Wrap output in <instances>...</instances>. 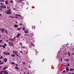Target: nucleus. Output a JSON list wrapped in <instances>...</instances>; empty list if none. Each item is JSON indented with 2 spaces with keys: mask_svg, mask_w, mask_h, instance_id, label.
I'll use <instances>...</instances> for the list:
<instances>
[{
  "mask_svg": "<svg viewBox=\"0 0 74 74\" xmlns=\"http://www.w3.org/2000/svg\"><path fill=\"white\" fill-rule=\"evenodd\" d=\"M6 14H8L10 15L11 14V12L10 10H7L5 12Z\"/></svg>",
  "mask_w": 74,
  "mask_h": 74,
  "instance_id": "obj_1",
  "label": "nucleus"
},
{
  "mask_svg": "<svg viewBox=\"0 0 74 74\" xmlns=\"http://www.w3.org/2000/svg\"><path fill=\"white\" fill-rule=\"evenodd\" d=\"M3 54L4 55H6V56H7V55H10V53H9L8 52H4L3 53Z\"/></svg>",
  "mask_w": 74,
  "mask_h": 74,
  "instance_id": "obj_2",
  "label": "nucleus"
},
{
  "mask_svg": "<svg viewBox=\"0 0 74 74\" xmlns=\"http://www.w3.org/2000/svg\"><path fill=\"white\" fill-rule=\"evenodd\" d=\"M13 53H14L17 56H18V57H20V56H19V54H18V52L17 51H13Z\"/></svg>",
  "mask_w": 74,
  "mask_h": 74,
  "instance_id": "obj_3",
  "label": "nucleus"
},
{
  "mask_svg": "<svg viewBox=\"0 0 74 74\" xmlns=\"http://www.w3.org/2000/svg\"><path fill=\"white\" fill-rule=\"evenodd\" d=\"M9 46H12L13 47H14V45H13V44L12 43V42H9Z\"/></svg>",
  "mask_w": 74,
  "mask_h": 74,
  "instance_id": "obj_4",
  "label": "nucleus"
},
{
  "mask_svg": "<svg viewBox=\"0 0 74 74\" xmlns=\"http://www.w3.org/2000/svg\"><path fill=\"white\" fill-rule=\"evenodd\" d=\"M3 73L5 74H8V72H7L6 70L3 71Z\"/></svg>",
  "mask_w": 74,
  "mask_h": 74,
  "instance_id": "obj_5",
  "label": "nucleus"
},
{
  "mask_svg": "<svg viewBox=\"0 0 74 74\" xmlns=\"http://www.w3.org/2000/svg\"><path fill=\"white\" fill-rule=\"evenodd\" d=\"M0 30L2 33H4V30L5 29H4V28L1 29Z\"/></svg>",
  "mask_w": 74,
  "mask_h": 74,
  "instance_id": "obj_6",
  "label": "nucleus"
},
{
  "mask_svg": "<svg viewBox=\"0 0 74 74\" xmlns=\"http://www.w3.org/2000/svg\"><path fill=\"white\" fill-rule=\"evenodd\" d=\"M0 7L1 8H6V7L4 5H1L0 6Z\"/></svg>",
  "mask_w": 74,
  "mask_h": 74,
  "instance_id": "obj_7",
  "label": "nucleus"
},
{
  "mask_svg": "<svg viewBox=\"0 0 74 74\" xmlns=\"http://www.w3.org/2000/svg\"><path fill=\"white\" fill-rule=\"evenodd\" d=\"M9 40H10V41H12V42L13 41H14V40L12 39V38H9Z\"/></svg>",
  "mask_w": 74,
  "mask_h": 74,
  "instance_id": "obj_8",
  "label": "nucleus"
},
{
  "mask_svg": "<svg viewBox=\"0 0 74 74\" xmlns=\"http://www.w3.org/2000/svg\"><path fill=\"white\" fill-rule=\"evenodd\" d=\"M20 35H21L20 34H18L16 36L17 38H18V37H19V36H20Z\"/></svg>",
  "mask_w": 74,
  "mask_h": 74,
  "instance_id": "obj_9",
  "label": "nucleus"
},
{
  "mask_svg": "<svg viewBox=\"0 0 74 74\" xmlns=\"http://www.w3.org/2000/svg\"><path fill=\"white\" fill-rule=\"evenodd\" d=\"M4 60L5 61V62H6L7 61V60L6 58H4Z\"/></svg>",
  "mask_w": 74,
  "mask_h": 74,
  "instance_id": "obj_10",
  "label": "nucleus"
},
{
  "mask_svg": "<svg viewBox=\"0 0 74 74\" xmlns=\"http://www.w3.org/2000/svg\"><path fill=\"white\" fill-rule=\"evenodd\" d=\"M7 68H8V67H6L5 68H3V69H2V70H5V69H7Z\"/></svg>",
  "mask_w": 74,
  "mask_h": 74,
  "instance_id": "obj_11",
  "label": "nucleus"
},
{
  "mask_svg": "<svg viewBox=\"0 0 74 74\" xmlns=\"http://www.w3.org/2000/svg\"><path fill=\"white\" fill-rule=\"evenodd\" d=\"M5 3L6 4H8V1H6L5 2Z\"/></svg>",
  "mask_w": 74,
  "mask_h": 74,
  "instance_id": "obj_12",
  "label": "nucleus"
},
{
  "mask_svg": "<svg viewBox=\"0 0 74 74\" xmlns=\"http://www.w3.org/2000/svg\"><path fill=\"white\" fill-rule=\"evenodd\" d=\"M66 70L67 71H69V68L68 67H66Z\"/></svg>",
  "mask_w": 74,
  "mask_h": 74,
  "instance_id": "obj_13",
  "label": "nucleus"
},
{
  "mask_svg": "<svg viewBox=\"0 0 74 74\" xmlns=\"http://www.w3.org/2000/svg\"><path fill=\"white\" fill-rule=\"evenodd\" d=\"M15 68L16 69H17V70H19V68L18 67V66H16L15 67Z\"/></svg>",
  "mask_w": 74,
  "mask_h": 74,
  "instance_id": "obj_14",
  "label": "nucleus"
},
{
  "mask_svg": "<svg viewBox=\"0 0 74 74\" xmlns=\"http://www.w3.org/2000/svg\"><path fill=\"white\" fill-rule=\"evenodd\" d=\"M14 26L15 27H18V25H14Z\"/></svg>",
  "mask_w": 74,
  "mask_h": 74,
  "instance_id": "obj_15",
  "label": "nucleus"
},
{
  "mask_svg": "<svg viewBox=\"0 0 74 74\" xmlns=\"http://www.w3.org/2000/svg\"><path fill=\"white\" fill-rule=\"evenodd\" d=\"M1 45V47H3L4 48H5V46H4V45Z\"/></svg>",
  "mask_w": 74,
  "mask_h": 74,
  "instance_id": "obj_16",
  "label": "nucleus"
},
{
  "mask_svg": "<svg viewBox=\"0 0 74 74\" xmlns=\"http://www.w3.org/2000/svg\"><path fill=\"white\" fill-rule=\"evenodd\" d=\"M5 31V33L6 34H8V32H7V31L5 30V29H4Z\"/></svg>",
  "mask_w": 74,
  "mask_h": 74,
  "instance_id": "obj_17",
  "label": "nucleus"
},
{
  "mask_svg": "<svg viewBox=\"0 0 74 74\" xmlns=\"http://www.w3.org/2000/svg\"><path fill=\"white\" fill-rule=\"evenodd\" d=\"M69 70H70V71H73L74 70V69H73L71 68Z\"/></svg>",
  "mask_w": 74,
  "mask_h": 74,
  "instance_id": "obj_18",
  "label": "nucleus"
},
{
  "mask_svg": "<svg viewBox=\"0 0 74 74\" xmlns=\"http://www.w3.org/2000/svg\"><path fill=\"white\" fill-rule=\"evenodd\" d=\"M11 56L14 57V56H15V55L12 54H11Z\"/></svg>",
  "mask_w": 74,
  "mask_h": 74,
  "instance_id": "obj_19",
  "label": "nucleus"
},
{
  "mask_svg": "<svg viewBox=\"0 0 74 74\" xmlns=\"http://www.w3.org/2000/svg\"><path fill=\"white\" fill-rule=\"evenodd\" d=\"M7 8L8 9V10H10V8L8 6L7 7Z\"/></svg>",
  "mask_w": 74,
  "mask_h": 74,
  "instance_id": "obj_20",
  "label": "nucleus"
},
{
  "mask_svg": "<svg viewBox=\"0 0 74 74\" xmlns=\"http://www.w3.org/2000/svg\"><path fill=\"white\" fill-rule=\"evenodd\" d=\"M21 48H23V49H25V47H23V46H22Z\"/></svg>",
  "mask_w": 74,
  "mask_h": 74,
  "instance_id": "obj_21",
  "label": "nucleus"
},
{
  "mask_svg": "<svg viewBox=\"0 0 74 74\" xmlns=\"http://www.w3.org/2000/svg\"><path fill=\"white\" fill-rule=\"evenodd\" d=\"M3 74V71H0V74Z\"/></svg>",
  "mask_w": 74,
  "mask_h": 74,
  "instance_id": "obj_22",
  "label": "nucleus"
},
{
  "mask_svg": "<svg viewBox=\"0 0 74 74\" xmlns=\"http://www.w3.org/2000/svg\"><path fill=\"white\" fill-rule=\"evenodd\" d=\"M32 28L33 29H35V26H33L32 27Z\"/></svg>",
  "mask_w": 74,
  "mask_h": 74,
  "instance_id": "obj_23",
  "label": "nucleus"
},
{
  "mask_svg": "<svg viewBox=\"0 0 74 74\" xmlns=\"http://www.w3.org/2000/svg\"><path fill=\"white\" fill-rule=\"evenodd\" d=\"M5 0H1V2H4Z\"/></svg>",
  "mask_w": 74,
  "mask_h": 74,
  "instance_id": "obj_24",
  "label": "nucleus"
},
{
  "mask_svg": "<svg viewBox=\"0 0 74 74\" xmlns=\"http://www.w3.org/2000/svg\"><path fill=\"white\" fill-rule=\"evenodd\" d=\"M25 33H28V31H25Z\"/></svg>",
  "mask_w": 74,
  "mask_h": 74,
  "instance_id": "obj_25",
  "label": "nucleus"
},
{
  "mask_svg": "<svg viewBox=\"0 0 74 74\" xmlns=\"http://www.w3.org/2000/svg\"><path fill=\"white\" fill-rule=\"evenodd\" d=\"M65 60H66V61H69V60L67 59H65Z\"/></svg>",
  "mask_w": 74,
  "mask_h": 74,
  "instance_id": "obj_26",
  "label": "nucleus"
},
{
  "mask_svg": "<svg viewBox=\"0 0 74 74\" xmlns=\"http://www.w3.org/2000/svg\"><path fill=\"white\" fill-rule=\"evenodd\" d=\"M8 17H10V18H13V17H13V16H9Z\"/></svg>",
  "mask_w": 74,
  "mask_h": 74,
  "instance_id": "obj_27",
  "label": "nucleus"
},
{
  "mask_svg": "<svg viewBox=\"0 0 74 74\" xmlns=\"http://www.w3.org/2000/svg\"><path fill=\"white\" fill-rule=\"evenodd\" d=\"M11 63H12V64H15V63L14 62H12Z\"/></svg>",
  "mask_w": 74,
  "mask_h": 74,
  "instance_id": "obj_28",
  "label": "nucleus"
},
{
  "mask_svg": "<svg viewBox=\"0 0 74 74\" xmlns=\"http://www.w3.org/2000/svg\"><path fill=\"white\" fill-rule=\"evenodd\" d=\"M21 29V28H18L17 30H20Z\"/></svg>",
  "mask_w": 74,
  "mask_h": 74,
  "instance_id": "obj_29",
  "label": "nucleus"
},
{
  "mask_svg": "<svg viewBox=\"0 0 74 74\" xmlns=\"http://www.w3.org/2000/svg\"><path fill=\"white\" fill-rule=\"evenodd\" d=\"M31 45H32V46H33V47H34V45H33V44L31 43Z\"/></svg>",
  "mask_w": 74,
  "mask_h": 74,
  "instance_id": "obj_30",
  "label": "nucleus"
},
{
  "mask_svg": "<svg viewBox=\"0 0 74 74\" xmlns=\"http://www.w3.org/2000/svg\"><path fill=\"white\" fill-rule=\"evenodd\" d=\"M18 2H21L22 1V0H20L19 1H18Z\"/></svg>",
  "mask_w": 74,
  "mask_h": 74,
  "instance_id": "obj_31",
  "label": "nucleus"
},
{
  "mask_svg": "<svg viewBox=\"0 0 74 74\" xmlns=\"http://www.w3.org/2000/svg\"><path fill=\"white\" fill-rule=\"evenodd\" d=\"M0 4L1 5H4V4H3V3H1Z\"/></svg>",
  "mask_w": 74,
  "mask_h": 74,
  "instance_id": "obj_32",
  "label": "nucleus"
},
{
  "mask_svg": "<svg viewBox=\"0 0 74 74\" xmlns=\"http://www.w3.org/2000/svg\"><path fill=\"white\" fill-rule=\"evenodd\" d=\"M18 14H15V16H18Z\"/></svg>",
  "mask_w": 74,
  "mask_h": 74,
  "instance_id": "obj_33",
  "label": "nucleus"
},
{
  "mask_svg": "<svg viewBox=\"0 0 74 74\" xmlns=\"http://www.w3.org/2000/svg\"><path fill=\"white\" fill-rule=\"evenodd\" d=\"M2 42H3V40H0V43Z\"/></svg>",
  "mask_w": 74,
  "mask_h": 74,
  "instance_id": "obj_34",
  "label": "nucleus"
},
{
  "mask_svg": "<svg viewBox=\"0 0 74 74\" xmlns=\"http://www.w3.org/2000/svg\"><path fill=\"white\" fill-rule=\"evenodd\" d=\"M22 63H23V64H25V62H22Z\"/></svg>",
  "mask_w": 74,
  "mask_h": 74,
  "instance_id": "obj_35",
  "label": "nucleus"
},
{
  "mask_svg": "<svg viewBox=\"0 0 74 74\" xmlns=\"http://www.w3.org/2000/svg\"><path fill=\"white\" fill-rule=\"evenodd\" d=\"M20 53H23V52L22 51H20Z\"/></svg>",
  "mask_w": 74,
  "mask_h": 74,
  "instance_id": "obj_36",
  "label": "nucleus"
},
{
  "mask_svg": "<svg viewBox=\"0 0 74 74\" xmlns=\"http://www.w3.org/2000/svg\"><path fill=\"white\" fill-rule=\"evenodd\" d=\"M18 16H19V17H20V16H21V15H20L19 14H18Z\"/></svg>",
  "mask_w": 74,
  "mask_h": 74,
  "instance_id": "obj_37",
  "label": "nucleus"
},
{
  "mask_svg": "<svg viewBox=\"0 0 74 74\" xmlns=\"http://www.w3.org/2000/svg\"><path fill=\"white\" fill-rule=\"evenodd\" d=\"M10 3H13V1H10Z\"/></svg>",
  "mask_w": 74,
  "mask_h": 74,
  "instance_id": "obj_38",
  "label": "nucleus"
},
{
  "mask_svg": "<svg viewBox=\"0 0 74 74\" xmlns=\"http://www.w3.org/2000/svg\"><path fill=\"white\" fill-rule=\"evenodd\" d=\"M0 58L1 59L3 58V56H1V57Z\"/></svg>",
  "mask_w": 74,
  "mask_h": 74,
  "instance_id": "obj_39",
  "label": "nucleus"
},
{
  "mask_svg": "<svg viewBox=\"0 0 74 74\" xmlns=\"http://www.w3.org/2000/svg\"><path fill=\"white\" fill-rule=\"evenodd\" d=\"M68 55L69 56H70V53L68 52Z\"/></svg>",
  "mask_w": 74,
  "mask_h": 74,
  "instance_id": "obj_40",
  "label": "nucleus"
},
{
  "mask_svg": "<svg viewBox=\"0 0 74 74\" xmlns=\"http://www.w3.org/2000/svg\"><path fill=\"white\" fill-rule=\"evenodd\" d=\"M25 28H23V30L25 31Z\"/></svg>",
  "mask_w": 74,
  "mask_h": 74,
  "instance_id": "obj_41",
  "label": "nucleus"
},
{
  "mask_svg": "<svg viewBox=\"0 0 74 74\" xmlns=\"http://www.w3.org/2000/svg\"><path fill=\"white\" fill-rule=\"evenodd\" d=\"M4 45H5V46H7V45H6V44H4Z\"/></svg>",
  "mask_w": 74,
  "mask_h": 74,
  "instance_id": "obj_42",
  "label": "nucleus"
},
{
  "mask_svg": "<svg viewBox=\"0 0 74 74\" xmlns=\"http://www.w3.org/2000/svg\"><path fill=\"white\" fill-rule=\"evenodd\" d=\"M70 65V64H68L67 65V66H70L69 65Z\"/></svg>",
  "mask_w": 74,
  "mask_h": 74,
  "instance_id": "obj_43",
  "label": "nucleus"
},
{
  "mask_svg": "<svg viewBox=\"0 0 74 74\" xmlns=\"http://www.w3.org/2000/svg\"><path fill=\"white\" fill-rule=\"evenodd\" d=\"M0 10L1 11H3V10H1V8H0Z\"/></svg>",
  "mask_w": 74,
  "mask_h": 74,
  "instance_id": "obj_44",
  "label": "nucleus"
},
{
  "mask_svg": "<svg viewBox=\"0 0 74 74\" xmlns=\"http://www.w3.org/2000/svg\"><path fill=\"white\" fill-rule=\"evenodd\" d=\"M3 62H1L0 63V64H3Z\"/></svg>",
  "mask_w": 74,
  "mask_h": 74,
  "instance_id": "obj_45",
  "label": "nucleus"
},
{
  "mask_svg": "<svg viewBox=\"0 0 74 74\" xmlns=\"http://www.w3.org/2000/svg\"><path fill=\"white\" fill-rule=\"evenodd\" d=\"M61 62H62V61H63V60H62V58H61Z\"/></svg>",
  "mask_w": 74,
  "mask_h": 74,
  "instance_id": "obj_46",
  "label": "nucleus"
},
{
  "mask_svg": "<svg viewBox=\"0 0 74 74\" xmlns=\"http://www.w3.org/2000/svg\"><path fill=\"white\" fill-rule=\"evenodd\" d=\"M65 71H63V73H64L65 72Z\"/></svg>",
  "mask_w": 74,
  "mask_h": 74,
  "instance_id": "obj_47",
  "label": "nucleus"
},
{
  "mask_svg": "<svg viewBox=\"0 0 74 74\" xmlns=\"http://www.w3.org/2000/svg\"><path fill=\"white\" fill-rule=\"evenodd\" d=\"M14 38H15V37L13 39V40H15V39H14Z\"/></svg>",
  "mask_w": 74,
  "mask_h": 74,
  "instance_id": "obj_48",
  "label": "nucleus"
},
{
  "mask_svg": "<svg viewBox=\"0 0 74 74\" xmlns=\"http://www.w3.org/2000/svg\"><path fill=\"white\" fill-rule=\"evenodd\" d=\"M14 18H17V17H16H16L14 16Z\"/></svg>",
  "mask_w": 74,
  "mask_h": 74,
  "instance_id": "obj_49",
  "label": "nucleus"
},
{
  "mask_svg": "<svg viewBox=\"0 0 74 74\" xmlns=\"http://www.w3.org/2000/svg\"><path fill=\"white\" fill-rule=\"evenodd\" d=\"M16 66H18V64H16Z\"/></svg>",
  "mask_w": 74,
  "mask_h": 74,
  "instance_id": "obj_50",
  "label": "nucleus"
},
{
  "mask_svg": "<svg viewBox=\"0 0 74 74\" xmlns=\"http://www.w3.org/2000/svg\"><path fill=\"white\" fill-rule=\"evenodd\" d=\"M13 10H15V8H14Z\"/></svg>",
  "mask_w": 74,
  "mask_h": 74,
  "instance_id": "obj_51",
  "label": "nucleus"
},
{
  "mask_svg": "<svg viewBox=\"0 0 74 74\" xmlns=\"http://www.w3.org/2000/svg\"><path fill=\"white\" fill-rule=\"evenodd\" d=\"M25 36H27V34H25Z\"/></svg>",
  "mask_w": 74,
  "mask_h": 74,
  "instance_id": "obj_52",
  "label": "nucleus"
},
{
  "mask_svg": "<svg viewBox=\"0 0 74 74\" xmlns=\"http://www.w3.org/2000/svg\"><path fill=\"white\" fill-rule=\"evenodd\" d=\"M1 16V14H0V16Z\"/></svg>",
  "mask_w": 74,
  "mask_h": 74,
  "instance_id": "obj_53",
  "label": "nucleus"
},
{
  "mask_svg": "<svg viewBox=\"0 0 74 74\" xmlns=\"http://www.w3.org/2000/svg\"><path fill=\"white\" fill-rule=\"evenodd\" d=\"M33 50H35V49H34H34H33Z\"/></svg>",
  "mask_w": 74,
  "mask_h": 74,
  "instance_id": "obj_54",
  "label": "nucleus"
},
{
  "mask_svg": "<svg viewBox=\"0 0 74 74\" xmlns=\"http://www.w3.org/2000/svg\"><path fill=\"white\" fill-rule=\"evenodd\" d=\"M72 55H74V53H73L72 54Z\"/></svg>",
  "mask_w": 74,
  "mask_h": 74,
  "instance_id": "obj_55",
  "label": "nucleus"
},
{
  "mask_svg": "<svg viewBox=\"0 0 74 74\" xmlns=\"http://www.w3.org/2000/svg\"><path fill=\"white\" fill-rule=\"evenodd\" d=\"M6 41H7V42H8V40H7Z\"/></svg>",
  "mask_w": 74,
  "mask_h": 74,
  "instance_id": "obj_56",
  "label": "nucleus"
},
{
  "mask_svg": "<svg viewBox=\"0 0 74 74\" xmlns=\"http://www.w3.org/2000/svg\"><path fill=\"white\" fill-rule=\"evenodd\" d=\"M29 68H30V66H29Z\"/></svg>",
  "mask_w": 74,
  "mask_h": 74,
  "instance_id": "obj_57",
  "label": "nucleus"
},
{
  "mask_svg": "<svg viewBox=\"0 0 74 74\" xmlns=\"http://www.w3.org/2000/svg\"><path fill=\"white\" fill-rule=\"evenodd\" d=\"M2 46H1V45H0V47H1Z\"/></svg>",
  "mask_w": 74,
  "mask_h": 74,
  "instance_id": "obj_58",
  "label": "nucleus"
},
{
  "mask_svg": "<svg viewBox=\"0 0 74 74\" xmlns=\"http://www.w3.org/2000/svg\"><path fill=\"white\" fill-rule=\"evenodd\" d=\"M27 8H28V7H27V8H26V9L27 10Z\"/></svg>",
  "mask_w": 74,
  "mask_h": 74,
  "instance_id": "obj_59",
  "label": "nucleus"
},
{
  "mask_svg": "<svg viewBox=\"0 0 74 74\" xmlns=\"http://www.w3.org/2000/svg\"><path fill=\"white\" fill-rule=\"evenodd\" d=\"M1 62V60H0V62Z\"/></svg>",
  "mask_w": 74,
  "mask_h": 74,
  "instance_id": "obj_60",
  "label": "nucleus"
},
{
  "mask_svg": "<svg viewBox=\"0 0 74 74\" xmlns=\"http://www.w3.org/2000/svg\"><path fill=\"white\" fill-rule=\"evenodd\" d=\"M74 74V73H72L71 74Z\"/></svg>",
  "mask_w": 74,
  "mask_h": 74,
  "instance_id": "obj_61",
  "label": "nucleus"
},
{
  "mask_svg": "<svg viewBox=\"0 0 74 74\" xmlns=\"http://www.w3.org/2000/svg\"><path fill=\"white\" fill-rule=\"evenodd\" d=\"M0 68H1V66H0Z\"/></svg>",
  "mask_w": 74,
  "mask_h": 74,
  "instance_id": "obj_62",
  "label": "nucleus"
},
{
  "mask_svg": "<svg viewBox=\"0 0 74 74\" xmlns=\"http://www.w3.org/2000/svg\"><path fill=\"white\" fill-rule=\"evenodd\" d=\"M73 49H74V47H73Z\"/></svg>",
  "mask_w": 74,
  "mask_h": 74,
  "instance_id": "obj_63",
  "label": "nucleus"
},
{
  "mask_svg": "<svg viewBox=\"0 0 74 74\" xmlns=\"http://www.w3.org/2000/svg\"><path fill=\"white\" fill-rule=\"evenodd\" d=\"M29 74V73H28V74Z\"/></svg>",
  "mask_w": 74,
  "mask_h": 74,
  "instance_id": "obj_64",
  "label": "nucleus"
}]
</instances>
